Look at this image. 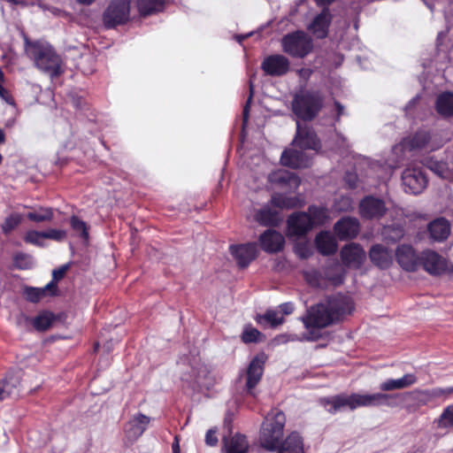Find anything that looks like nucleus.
<instances>
[{
  "instance_id": "obj_6",
  "label": "nucleus",
  "mask_w": 453,
  "mask_h": 453,
  "mask_svg": "<svg viewBox=\"0 0 453 453\" xmlns=\"http://www.w3.org/2000/svg\"><path fill=\"white\" fill-rule=\"evenodd\" d=\"M282 47L289 56L303 58L312 51L313 42L303 30H295L283 37Z\"/></svg>"
},
{
  "instance_id": "obj_40",
  "label": "nucleus",
  "mask_w": 453,
  "mask_h": 453,
  "mask_svg": "<svg viewBox=\"0 0 453 453\" xmlns=\"http://www.w3.org/2000/svg\"><path fill=\"white\" fill-rule=\"evenodd\" d=\"M53 217V210L49 207H39L37 210L29 211L27 214V219L35 223L51 221Z\"/></svg>"
},
{
  "instance_id": "obj_52",
  "label": "nucleus",
  "mask_w": 453,
  "mask_h": 453,
  "mask_svg": "<svg viewBox=\"0 0 453 453\" xmlns=\"http://www.w3.org/2000/svg\"><path fill=\"white\" fill-rule=\"evenodd\" d=\"M43 234L45 239H50L56 242H63L67 236L65 230L55 228H50L46 231H43Z\"/></svg>"
},
{
  "instance_id": "obj_39",
  "label": "nucleus",
  "mask_w": 453,
  "mask_h": 453,
  "mask_svg": "<svg viewBox=\"0 0 453 453\" xmlns=\"http://www.w3.org/2000/svg\"><path fill=\"white\" fill-rule=\"evenodd\" d=\"M422 164L424 166L434 172L438 176L442 178L445 177V173L448 170V165L446 162L438 160L434 157H426L422 160Z\"/></svg>"
},
{
  "instance_id": "obj_37",
  "label": "nucleus",
  "mask_w": 453,
  "mask_h": 453,
  "mask_svg": "<svg viewBox=\"0 0 453 453\" xmlns=\"http://www.w3.org/2000/svg\"><path fill=\"white\" fill-rule=\"evenodd\" d=\"M255 320L259 325L268 324L273 328L284 322L283 317L279 316L278 312L274 310H267L263 315H257Z\"/></svg>"
},
{
  "instance_id": "obj_58",
  "label": "nucleus",
  "mask_w": 453,
  "mask_h": 453,
  "mask_svg": "<svg viewBox=\"0 0 453 453\" xmlns=\"http://www.w3.org/2000/svg\"><path fill=\"white\" fill-rule=\"evenodd\" d=\"M250 97H249L245 106L243 107V111H242L243 124L247 123L248 119H249V115H250V100H251V98L253 96V87H252L251 84L250 86Z\"/></svg>"
},
{
  "instance_id": "obj_42",
  "label": "nucleus",
  "mask_w": 453,
  "mask_h": 453,
  "mask_svg": "<svg viewBox=\"0 0 453 453\" xmlns=\"http://www.w3.org/2000/svg\"><path fill=\"white\" fill-rule=\"evenodd\" d=\"M263 334L250 325L244 327L241 339L243 343H257L262 341Z\"/></svg>"
},
{
  "instance_id": "obj_57",
  "label": "nucleus",
  "mask_w": 453,
  "mask_h": 453,
  "mask_svg": "<svg viewBox=\"0 0 453 453\" xmlns=\"http://www.w3.org/2000/svg\"><path fill=\"white\" fill-rule=\"evenodd\" d=\"M68 269H69L68 265H64L58 267V269H54L52 272V280L58 282L65 277Z\"/></svg>"
},
{
  "instance_id": "obj_51",
  "label": "nucleus",
  "mask_w": 453,
  "mask_h": 453,
  "mask_svg": "<svg viewBox=\"0 0 453 453\" xmlns=\"http://www.w3.org/2000/svg\"><path fill=\"white\" fill-rule=\"evenodd\" d=\"M17 385V380L12 381V379H8L5 377L0 384V402L8 397L12 393V389L15 388Z\"/></svg>"
},
{
  "instance_id": "obj_9",
  "label": "nucleus",
  "mask_w": 453,
  "mask_h": 453,
  "mask_svg": "<svg viewBox=\"0 0 453 453\" xmlns=\"http://www.w3.org/2000/svg\"><path fill=\"white\" fill-rule=\"evenodd\" d=\"M267 356L261 352L257 354L250 362L245 371V389L248 395L255 396V388L262 380Z\"/></svg>"
},
{
  "instance_id": "obj_21",
  "label": "nucleus",
  "mask_w": 453,
  "mask_h": 453,
  "mask_svg": "<svg viewBox=\"0 0 453 453\" xmlns=\"http://www.w3.org/2000/svg\"><path fill=\"white\" fill-rule=\"evenodd\" d=\"M287 224L289 234L294 236H303L312 229L311 219L304 211L291 214L287 220Z\"/></svg>"
},
{
  "instance_id": "obj_53",
  "label": "nucleus",
  "mask_w": 453,
  "mask_h": 453,
  "mask_svg": "<svg viewBox=\"0 0 453 453\" xmlns=\"http://www.w3.org/2000/svg\"><path fill=\"white\" fill-rule=\"evenodd\" d=\"M304 280L312 287H319L321 274L317 270H311L303 273Z\"/></svg>"
},
{
  "instance_id": "obj_13",
  "label": "nucleus",
  "mask_w": 453,
  "mask_h": 453,
  "mask_svg": "<svg viewBox=\"0 0 453 453\" xmlns=\"http://www.w3.org/2000/svg\"><path fill=\"white\" fill-rule=\"evenodd\" d=\"M359 214L364 219H380L387 212L385 202L372 196H365L359 203Z\"/></svg>"
},
{
  "instance_id": "obj_3",
  "label": "nucleus",
  "mask_w": 453,
  "mask_h": 453,
  "mask_svg": "<svg viewBox=\"0 0 453 453\" xmlns=\"http://www.w3.org/2000/svg\"><path fill=\"white\" fill-rule=\"evenodd\" d=\"M286 415L279 408H273L265 417L258 435L259 446L268 451L275 452L284 439Z\"/></svg>"
},
{
  "instance_id": "obj_30",
  "label": "nucleus",
  "mask_w": 453,
  "mask_h": 453,
  "mask_svg": "<svg viewBox=\"0 0 453 453\" xmlns=\"http://www.w3.org/2000/svg\"><path fill=\"white\" fill-rule=\"evenodd\" d=\"M316 247L323 256H330L336 252L337 243L328 232H320L315 238Z\"/></svg>"
},
{
  "instance_id": "obj_25",
  "label": "nucleus",
  "mask_w": 453,
  "mask_h": 453,
  "mask_svg": "<svg viewBox=\"0 0 453 453\" xmlns=\"http://www.w3.org/2000/svg\"><path fill=\"white\" fill-rule=\"evenodd\" d=\"M276 453H305L303 438L297 431H292L280 442Z\"/></svg>"
},
{
  "instance_id": "obj_23",
  "label": "nucleus",
  "mask_w": 453,
  "mask_h": 453,
  "mask_svg": "<svg viewBox=\"0 0 453 453\" xmlns=\"http://www.w3.org/2000/svg\"><path fill=\"white\" fill-rule=\"evenodd\" d=\"M280 163L292 169L306 168L310 165V159L302 150L286 149L280 157Z\"/></svg>"
},
{
  "instance_id": "obj_15",
  "label": "nucleus",
  "mask_w": 453,
  "mask_h": 453,
  "mask_svg": "<svg viewBox=\"0 0 453 453\" xmlns=\"http://www.w3.org/2000/svg\"><path fill=\"white\" fill-rule=\"evenodd\" d=\"M229 251L241 268H246L257 257L256 242L233 244L230 245Z\"/></svg>"
},
{
  "instance_id": "obj_45",
  "label": "nucleus",
  "mask_w": 453,
  "mask_h": 453,
  "mask_svg": "<svg viewBox=\"0 0 453 453\" xmlns=\"http://www.w3.org/2000/svg\"><path fill=\"white\" fill-rule=\"evenodd\" d=\"M437 426L440 428L453 427V403L445 407L437 419Z\"/></svg>"
},
{
  "instance_id": "obj_62",
  "label": "nucleus",
  "mask_w": 453,
  "mask_h": 453,
  "mask_svg": "<svg viewBox=\"0 0 453 453\" xmlns=\"http://www.w3.org/2000/svg\"><path fill=\"white\" fill-rule=\"evenodd\" d=\"M334 106H335V110H336V113H337L336 120H337V121H339V120H340L341 116L343 114L344 107H343V105H342L340 102H338V101H334Z\"/></svg>"
},
{
  "instance_id": "obj_46",
  "label": "nucleus",
  "mask_w": 453,
  "mask_h": 453,
  "mask_svg": "<svg viewBox=\"0 0 453 453\" xmlns=\"http://www.w3.org/2000/svg\"><path fill=\"white\" fill-rule=\"evenodd\" d=\"M386 238L393 242L400 241L405 234V229L402 225L396 224L384 228Z\"/></svg>"
},
{
  "instance_id": "obj_64",
  "label": "nucleus",
  "mask_w": 453,
  "mask_h": 453,
  "mask_svg": "<svg viewBox=\"0 0 453 453\" xmlns=\"http://www.w3.org/2000/svg\"><path fill=\"white\" fill-rule=\"evenodd\" d=\"M83 104H84V102L81 97H73V104L76 109H82Z\"/></svg>"
},
{
  "instance_id": "obj_35",
  "label": "nucleus",
  "mask_w": 453,
  "mask_h": 453,
  "mask_svg": "<svg viewBox=\"0 0 453 453\" xmlns=\"http://www.w3.org/2000/svg\"><path fill=\"white\" fill-rule=\"evenodd\" d=\"M312 224L314 226H322L328 219V210L324 206L310 205L306 212Z\"/></svg>"
},
{
  "instance_id": "obj_7",
  "label": "nucleus",
  "mask_w": 453,
  "mask_h": 453,
  "mask_svg": "<svg viewBox=\"0 0 453 453\" xmlns=\"http://www.w3.org/2000/svg\"><path fill=\"white\" fill-rule=\"evenodd\" d=\"M453 393V387L446 388H434L432 391L429 390H415L411 392H407L404 394H389L390 395H398L395 399V404L394 407L398 406V404L402 402L411 401L417 403L416 407H413L411 404L406 405V410L409 412L414 411L417 408L426 405L433 397H440L441 395H448Z\"/></svg>"
},
{
  "instance_id": "obj_8",
  "label": "nucleus",
  "mask_w": 453,
  "mask_h": 453,
  "mask_svg": "<svg viewBox=\"0 0 453 453\" xmlns=\"http://www.w3.org/2000/svg\"><path fill=\"white\" fill-rule=\"evenodd\" d=\"M322 303L326 307L334 324L342 321L344 316L354 309L351 298L341 293L327 296Z\"/></svg>"
},
{
  "instance_id": "obj_61",
  "label": "nucleus",
  "mask_w": 453,
  "mask_h": 453,
  "mask_svg": "<svg viewBox=\"0 0 453 453\" xmlns=\"http://www.w3.org/2000/svg\"><path fill=\"white\" fill-rule=\"evenodd\" d=\"M255 34L254 31H250V33L243 34V35H234L233 38L239 42L240 44L242 43V42L250 37H251Z\"/></svg>"
},
{
  "instance_id": "obj_43",
  "label": "nucleus",
  "mask_w": 453,
  "mask_h": 453,
  "mask_svg": "<svg viewBox=\"0 0 453 453\" xmlns=\"http://www.w3.org/2000/svg\"><path fill=\"white\" fill-rule=\"evenodd\" d=\"M13 265L19 270H27L33 266V257L24 252H17L13 255Z\"/></svg>"
},
{
  "instance_id": "obj_49",
  "label": "nucleus",
  "mask_w": 453,
  "mask_h": 453,
  "mask_svg": "<svg viewBox=\"0 0 453 453\" xmlns=\"http://www.w3.org/2000/svg\"><path fill=\"white\" fill-rule=\"evenodd\" d=\"M25 299L30 303H38L44 297L43 290L42 288L25 287L23 290Z\"/></svg>"
},
{
  "instance_id": "obj_27",
  "label": "nucleus",
  "mask_w": 453,
  "mask_h": 453,
  "mask_svg": "<svg viewBox=\"0 0 453 453\" xmlns=\"http://www.w3.org/2000/svg\"><path fill=\"white\" fill-rule=\"evenodd\" d=\"M371 262L380 269H388L392 265V256L382 244H374L369 251Z\"/></svg>"
},
{
  "instance_id": "obj_10",
  "label": "nucleus",
  "mask_w": 453,
  "mask_h": 453,
  "mask_svg": "<svg viewBox=\"0 0 453 453\" xmlns=\"http://www.w3.org/2000/svg\"><path fill=\"white\" fill-rule=\"evenodd\" d=\"M130 3L127 0H116L111 2L104 13V21L106 26H123L129 19Z\"/></svg>"
},
{
  "instance_id": "obj_33",
  "label": "nucleus",
  "mask_w": 453,
  "mask_h": 453,
  "mask_svg": "<svg viewBox=\"0 0 453 453\" xmlns=\"http://www.w3.org/2000/svg\"><path fill=\"white\" fill-rule=\"evenodd\" d=\"M271 203L280 209H294L302 206V202L297 196H287L282 194H274Z\"/></svg>"
},
{
  "instance_id": "obj_4",
  "label": "nucleus",
  "mask_w": 453,
  "mask_h": 453,
  "mask_svg": "<svg viewBox=\"0 0 453 453\" xmlns=\"http://www.w3.org/2000/svg\"><path fill=\"white\" fill-rule=\"evenodd\" d=\"M324 105V96L319 90H307L295 96L292 102L293 113L300 119H314Z\"/></svg>"
},
{
  "instance_id": "obj_56",
  "label": "nucleus",
  "mask_w": 453,
  "mask_h": 453,
  "mask_svg": "<svg viewBox=\"0 0 453 453\" xmlns=\"http://www.w3.org/2000/svg\"><path fill=\"white\" fill-rule=\"evenodd\" d=\"M344 181L349 188L354 189L357 188L358 177L355 173L347 172L344 175Z\"/></svg>"
},
{
  "instance_id": "obj_24",
  "label": "nucleus",
  "mask_w": 453,
  "mask_h": 453,
  "mask_svg": "<svg viewBox=\"0 0 453 453\" xmlns=\"http://www.w3.org/2000/svg\"><path fill=\"white\" fill-rule=\"evenodd\" d=\"M268 180L271 183L280 188H288L290 189H296L301 184V180L296 173L283 169L271 173Z\"/></svg>"
},
{
  "instance_id": "obj_14",
  "label": "nucleus",
  "mask_w": 453,
  "mask_h": 453,
  "mask_svg": "<svg viewBox=\"0 0 453 453\" xmlns=\"http://www.w3.org/2000/svg\"><path fill=\"white\" fill-rule=\"evenodd\" d=\"M290 67L289 60L283 55L267 56L261 63V69L266 75L280 77L288 73Z\"/></svg>"
},
{
  "instance_id": "obj_50",
  "label": "nucleus",
  "mask_w": 453,
  "mask_h": 453,
  "mask_svg": "<svg viewBox=\"0 0 453 453\" xmlns=\"http://www.w3.org/2000/svg\"><path fill=\"white\" fill-rule=\"evenodd\" d=\"M43 239H45L43 231L29 230L24 236L25 242L34 244L37 247H44Z\"/></svg>"
},
{
  "instance_id": "obj_28",
  "label": "nucleus",
  "mask_w": 453,
  "mask_h": 453,
  "mask_svg": "<svg viewBox=\"0 0 453 453\" xmlns=\"http://www.w3.org/2000/svg\"><path fill=\"white\" fill-rule=\"evenodd\" d=\"M222 450L224 453H248L247 437L241 434H235L229 440L225 437Z\"/></svg>"
},
{
  "instance_id": "obj_5",
  "label": "nucleus",
  "mask_w": 453,
  "mask_h": 453,
  "mask_svg": "<svg viewBox=\"0 0 453 453\" xmlns=\"http://www.w3.org/2000/svg\"><path fill=\"white\" fill-rule=\"evenodd\" d=\"M305 329L308 331L307 341H317L321 337L320 329L334 325L332 318L322 302L311 305L301 319Z\"/></svg>"
},
{
  "instance_id": "obj_36",
  "label": "nucleus",
  "mask_w": 453,
  "mask_h": 453,
  "mask_svg": "<svg viewBox=\"0 0 453 453\" xmlns=\"http://www.w3.org/2000/svg\"><path fill=\"white\" fill-rule=\"evenodd\" d=\"M165 0H137V7L142 15H148L163 10Z\"/></svg>"
},
{
  "instance_id": "obj_19",
  "label": "nucleus",
  "mask_w": 453,
  "mask_h": 453,
  "mask_svg": "<svg viewBox=\"0 0 453 453\" xmlns=\"http://www.w3.org/2000/svg\"><path fill=\"white\" fill-rule=\"evenodd\" d=\"M260 248L269 254H275L281 251L285 246L284 236L274 229H267L260 234L259 239Z\"/></svg>"
},
{
  "instance_id": "obj_2",
  "label": "nucleus",
  "mask_w": 453,
  "mask_h": 453,
  "mask_svg": "<svg viewBox=\"0 0 453 453\" xmlns=\"http://www.w3.org/2000/svg\"><path fill=\"white\" fill-rule=\"evenodd\" d=\"M22 34L26 52L36 68L49 74L51 79L58 78L64 73L62 58L49 42L32 41L24 33Z\"/></svg>"
},
{
  "instance_id": "obj_63",
  "label": "nucleus",
  "mask_w": 453,
  "mask_h": 453,
  "mask_svg": "<svg viewBox=\"0 0 453 453\" xmlns=\"http://www.w3.org/2000/svg\"><path fill=\"white\" fill-rule=\"evenodd\" d=\"M172 450L173 453H180V439L178 435L174 437L173 442L172 444Z\"/></svg>"
},
{
  "instance_id": "obj_59",
  "label": "nucleus",
  "mask_w": 453,
  "mask_h": 453,
  "mask_svg": "<svg viewBox=\"0 0 453 453\" xmlns=\"http://www.w3.org/2000/svg\"><path fill=\"white\" fill-rule=\"evenodd\" d=\"M280 312L283 314V315H289L291 314L294 310H295V306L292 303H281L280 306Z\"/></svg>"
},
{
  "instance_id": "obj_44",
  "label": "nucleus",
  "mask_w": 453,
  "mask_h": 453,
  "mask_svg": "<svg viewBox=\"0 0 453 453\" xmlns=\"http://www.w3.org/2000/svg\"><path fill=\"white\" fill-rule=\"evenodd\" d=\"M332 16L327 9L316 15L308 28H326L331 23Z\"/></svg>"
},
{
  "instance_id": "obj_18",
  "label": "nucleus",
  "mask_w": 453,
  "mask_h": 453,
  "mask_svg": "<svg viewBox=\"0 0 453 453\" xmlns=\"http://www.w3.org/2000/svg\"><path fill=\"white\" fill-rule=\"evenodd\" d=\"M431 275H440L447 269L446 261L437 252L426 250L420 255L419 266Z\"/></svg>"
},
{
  "instance_id": "obj_41",
  "label": "nucleus",
  "mask_w": 453,
  "mask_h": 453,
  "mask_svg": "<svg viewBox=\"0 0 453 453\" xmlns=\"http://www.w3.org/2000/svg\"><path fill=\"white\" fill-rule=\"evenodd\" d=\"M70 226L71 228L79 236L87 241L89 238L88 233V224L81 220L79 217L73 215L70 218Z\"/></svg>"
},
{
  "instance_id": "obj_20",
  "label": "nucleus",
  "mask_w": 453,
  "mask_h": 453,
  "mask_svg": "<svg viewBox=\"0 0 453 453\" xmlns=\"http://www.w3.org/2000/svg\"><path fill=\"white\" fill-rule=\"evenodd\" d=\"M360 231L359 221L356 218L342 217L334 226V232L341 241L356 238Z\"/></svg>"
},
{
  "instance_id": "obj_11",
  "label": "nucleus",
  "mask_w": 453,
  "mask_h": 453,
  "mask_svg": "<svg viewBox=\"0 0 453 453\" xmlns=\"http://www.w3.org/2000/svg\"><path fill=\"white\" fill-rule=\"evenodd\" d=\"M292 144L303 150L319 151L321 149V142L315 130L307 125L302 126L299 121L296 122V133Z\"/></svg>"
},
{
  "instance_id": "obj_32",
  "label": "nucleus",
  "mask_w": 453,
  "mask_h": 453,
  "mask_svg": "<svg viewBox=\"0 0 453 453\" xmlns=\"http://www.w3.org/2000/svg\"><path fill=\"white\" fill-rule=\"evenodd\" d=\"M255 219L265 226H276L280 221L278 212L269 207L258 210L255 214Z\"/></svg>"
},
{
  "instance_id": "obj_12",
  "label": "nucleus",
  "mask_w": 453,
  "mask_h": 453,
  "mask_svg": "<svg viewBox=\"0 0 453 453\" xmlns=\"http://www.w3.org/2000/svg\"><path fill=\"white\" fill-rule=\"evenodd\" d=\"M402 181L406 192L418 195L427 184V178L422 169L407 167L402 173Z\"/></svg>"
},
{
  "instance_id": "obj_26",
  "label": "nucleus",
  "mask_w": 453,
  "mask_h": 453,
  "mask_svg": "<svg viewBox=\"0 0 453 453\" xmlns=\"http://www.w3.org/2000/svg\"><path fill=\"white\" fill-rule=\"evenodd\" d=\"M429 237L434 242L445 241L450 234V224L444 218H438L427 225Z\"/></svg>"
},
{
  "instance_id": "obj_38",
  "label": "nucleus",
  "mask_w": 453,
  "mask_h": 453,
  "mask_svg": "<svg viewBox=\"0 0 453 453\" xmlns=\"http://www.w3.org/2000/svg\"><path fill=\"white\" fill-rule=\"evenodd\" d=\"M55 320V315L50 311H43L33 319L32 324L35 330L44 332L48 330Z\"/></svg>"
},
{
  "instance_id": "obj_22",
  "label": "nucleus",
  "mask_w": 453,
  "mask_h": 453,
  "mask_svg": "<svg viewBox=\"0 0 453 453\" xmlns=\"http://www.w3.org/2000/svg\"><path fill=\"white\" fill-rule=\"evenodd\" d=\"M431 134L428 131L419 129L412 134L403 137L400 146L404 151H415L424 149L430 142Z\"/></svg>"
},
{
  "instance_id": "obj_60",
  "label": "nucleus",
  "mask_w": 453,
  "mask_h": 453,
  "mask_svg": "<svg viewBox=\"0 0 453 453\" xmlns=\"http://www.w3.org/2000/svg\"><path fill=\"white\" fill-rule=\"evenodd\" d=\"M313 71L311 68H301L297 70V74L303 81L310 80Z\"/></svg>"
},
{
  "instance_id": "obj_47",
  "label": "nucleus",
  "mask_w": 453,
  "mask_h": 453,
  "mask_svg": "<svg viewBox=\"0 0 453 453\" xmlns=\"http://www.w3.org/2000/svg\"><path fill=\"white\" fill-rule=\"evenodd\" d=\"M197 380H203V383L206 388L213 387L216 383L215 377L211 374V368L206 365H203L199 367L197 372Z\"/></svg>"
},
{
  "instance_id": "obj_31",
  "label": "nucleus",
  "mask_w": 453,
  "mask_h": 453,
  "mask_svg": "<svg viewBox=\"0 0 453 453\" xmlns=\"http://www.w3.org/2000/svg\"><path fill=\"white\" fill-rule=\"evenodd\" d=\"M150 418L142 413L136 414L134 418L129 422V427L127 430V434L129 438L137 439L146 430Z\"/></svg>"
},
{
  "instance_id": "obj_55",
  "label": "nucleus",
  "mask_w": 453,
  "mask_h": 453,
  "mask_svg": "<svg viewBox=\"0 0 453 453\" xmlns=\"http://www.w3.org/2000/svg\"><path fill=\"white\" fill-rule=\"evenodd\" d=\"M43 290L44 296H56L58 294V282L51 280L44 288H42Z\"/></svg>"
},
{
  "instance_id": "obj_17",
  "label": "nucleus",
  "mask_w": 453,
  "mask_h": 453,
  "mask_svg": "<svg viewBox=\"0 0 453 453\" xmlns=\"http://www.w3.org/2000/svg\"><path fill=\"white\" fill-rule=\"evenodd\" d=\"M341 259L345 266L358 269L365 260V252L360 244L349 243L344 245L340 252Z\"/></svg>"
},
{
  "instance_id": "obj_48",
  "label": "nucleus",
  "mask_w": 453,
  "mask_h": 453,
  "mask_svg": "<svg viewBox=\"0 0 453 453\" xmlns=\"http://www.w3.org/2000/svg\"><path fill=\"white\" fill-rule=\"evenodd\" d=\"M22 220V216L19 213H12L8 216L4 221L3 222L1 227L2 231L4 234H10L12 230H14Z\"/></svg>"
},
{
  "instance_id": "obj_54",
  "label": "nucleus",
  "mask_w": 453,
  "mask_h": 453,
  "mask_svg": "<svg viewBox=\"0 0 453 453\" xmlns=\"http://www.w3.org/2000/svg\"><path fill=\"white\" fill-rule=\"evenodd\" d=\"M218 429L216 427L211 428L206 432L205 434V444L210 447H216L219 442L217 436Z\"/></svg>"
},
{
  "instance_id": "obj_16",
  "label": "nucleus",
  "mask_w": 453,
  "mask_h": 453,
  "mask_svg": "<svg viewBox=\"0 0 453 453\" xmlns=\"http://www.w3.org/2000/svg\"><path fill=\"white\" fill-rule=\"evenodd\" d=\"M395 258L399 265L407 272H416L419 267L420 256L417 255L410 244H401L396 248Z\"/></svg>"
},
{
  "instance_id": "obj_1",
  "label": "nucleus",
  "mask_w": 453,
  "mask_h": 453,
  "mask_svg": "<svg viewBox=\"0 0 453 453\" xmlns=\"http://www.w3.org/2000/svg\"><path fill=\"white\" fill-rule=\"evenodd\" d=\"M398 395H390L388 393L374 394H357L350 395L340 394L329 397H322L319 403L332 414L339 411L349 409L354 411L360 407H381L387 406L394 408L395 399Z\"/></svg>"
},
{
  "instance_id": "obj_29",
  "label": "nucleus",
  "mask_w": 453,
  "mask_h": 453,
  "mask_svg": "<svg viewBox=\"0 0 453 453\" xmlns=\"http://www.w3.org/2000/svg\"><path fill=\"white\" fill-rule=\"evenodd\" d=\"M416 382V375L412 373H407L400 379H388L380 384V389L383 392L403 389L415 384Z\"/></svg>"
},
{
  "instance_id": "obj_34",
  "label": "nucleus",
  "mask_w": 453,
  "mask_h": 453,
  "mask_svg": "<svg viewBox=\"0 0 453 453\" xmlns=\"http://www.w3.org/2000/svg\"><path fill=\"white\" fill-rule=\"evenodd\" d=\"M436 111L445 117L453 116V93L445 92L436 100Z\"/></svg>"
}]
</instances>
